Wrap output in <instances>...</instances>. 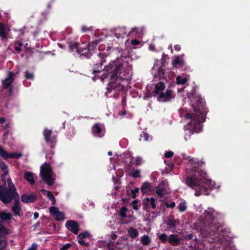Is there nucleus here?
I'll use <instances>...</instances> for the list:
<instances>
[{
    "instance_id": "nucleus-21",
    "label": "nucleus",
    "mask_w": 250,
    "mask_h": 250,
    "mask_svg": "<svg viewBox=\"0 0 250 250\" xmlns=\"http://www.w3.org/2000/svg\"><path fill=\"white\" fill-rule=\"evenodd\" d=\"M92 132L94 134V135L97 136L98 137H101V133L102 132V129L99 124H95L92 127Z\"/></svg>"
},
{
    "instance_id": "nucleus-59",
    "label": "nucleus",
    "mask_w": 250,
    "mask_h": 250,
    "mask_svg": "<svg viewBox=\"0 0 250 250\" xmlns=\"http://www.w3.org/2000/svg\"><path fill=\"white\" fill-rule=\"evenodd\" d=\"M34 217L35 219H37L39 217V213L37 212L34 213Z\"/></svg>"
},
{
    "instance_id": "nucleus-58",
    "label": "nucleus",
    "mask_w": 250,
    "mask_h": 250,
    "mask_svg": "<svg viewBox=\"0 0 250 250\" xmlns=\"http://www.w3.org/2000/svg\"><path fill=\"white\" fill-rule=\"evenodd\" d=\"M5 122V119L4 118H0V124L3 123Z\"/></svg>"
},
{
    "instance_id": "nucleus-47",
    "label": "nucleus",
    "mask_w": 250,
    "mask_h": 250,
    "mask_svg": "<svg viewBox=\"0 0 250 250\" xmlns=\"http://www.w3.org/2000/svg\"><path fill=\"white\" fill-rule=\"evenodd\" d=\"M174 155L173 152L172 151H166L164 154L165 157L167 158H170L172 157Z\"/></svg>"
},
{
    "instance_id": "nucleus-28",
    "label": "nucleus",
    "mask_w": 250,
    "mask_h": 250,
    "mask_svg": "<svg viewBox=\"0 0 250 250\" xmlns=\"http://www.w3.org/2000/svg\"><path fill=\"white\" fill-rule=\"evenodd\" d=\"M0 217L3 220H8L11 218L12 215L10 213L3 211L0 213Z\"/></svg>"
},
{
    "instance_id": "nucleus-34",
    "label": "nucleus",
    "mask_w": 250,
    "mask_h": 250,
    "mask_svg": "<svg viewBox=\"0 0 250 250\" xmlns=\"http://www.w3.org/2000/svg\"><path fill=\"white\" fill-rule=\"evenodd\" d=\"M127 210V208L126 207L124 206L121 208L119 211V214L120 215L122 218H125L126 217V213Z\"/></svg>"
},
{
    "instance_id": "nucleus-46",
    "label": "nucleus",
    "mask_w": 250,
    "mask_h": 250,
    "mask_svg": "<svg viewBox=\"0 0 250 250\" xmlns=\"http://www.w3.org/2000/svg\"><path fill=\"white\" fill-rule=\"evenodd\" d=\"M165 206L167 208H173L175 207V203L174 202H171L170 203H168V202H166L165 203Z\"/></svg>"
},
{
    "instance_id": "nucleus-2",
    "label": "nucleus",
    "mask_w": 250,
    "mask_h": 250,
    "mask_svg": "<svg viewBox=\"0 0 250 250\" xmlns=\"http://www.w3.org/2000/svg\"><path fill=\"white\" fill-rule=\"evenodd\" d=\"M192 165L191 171L193 172L190 176L186 177V185L195 190L194 195L199 196L201 195H208L211 189L210 180L207 179V173L201 169L204 163L197 161L194 159H189Z\"/></svg>"
},
{
    "instance_id": "nucleus-41",
    "label": "nucleus",
    "mask_w": 250,
    "mask_h": 250,
    "mask_svg": "<svg viewBox=\"0 0 250 250\" xmlns=\"http://www.w3.org/2000/svg\"><path fill=\"white\" fill-rule=\"evenodd\" d=\"M187 208L185 203H181L178 206V209L181 212H183L186 210Z\"/></svg>"
},
{
    "instance_id": "nucleus-1",
    "label": "nucleus",
    "mask_w": 250,
    "mask_h": 250,
    "mask_svg": "<svg viewBox=\"0 0 250 250\" xmlns=\"http://www.w3.org/2000/svg\"><path fill=\"white\" fill-rule=\"evenodd\" d=\"M121 57L117 58L116 62H110L104 67V71L105 72L101 77L102 81L108 78L109 82L106 88L105 95L108 97L112 90L116 91H122L124 89V86L121 84V80H129L132 76L131 66L127 61Z\"/></svg>"
},
{
    "instance_id": "nucleus-55",
    "label": "nucleus",
    "mask_w": 250,
    "mask_h": 250,
    "mask_svg": "<svg viewBox=\"0 0 250 250\" xmlns=\"http://www.w3.org/2000/svg\"><path fill=\"white\" fill-rule=\"evenodd\" d=\"M193 235L192 233H190L186 237L185 239L186 240H191L193 238Z\"/></svg>"
},
{
    "instance_id": "nucleus-63",
    "label": "nucleus",
    "mask_w": 250,
    "mask_h": 250,
    "mask_svg": "<svg viewBox=\"0 0 250 250\" xmlns=\"http://www.w3.org/2000/svg\"><path fill=\"white\" fill-rule=\"evenodd\" d=\"M159 73H161L162 74H164V70L162 68H159Z\"/></svg>"
},
{
    "instance_id": "nucleus-33",
    "label": "nucleus",
    "mask_w": 250,
    "mask_h": 250,
    "mask_svg": "<svg viewBox=\"0 0 250 250\" xmlns=\"http://www.w3.org/2000/svg\"><path fill=\"white\" fill-rule=\"evenodd\" d=\"M158 238L163 243H165L168 239V237L165 233L161 234L160 235H159Z\"/></svg>"
},
{
    "instance_id": "nucleus-9",
    "label": "nucleus",
    "mask_w": 250,
    "mask_h": 250,
    "mask_svg": "<svg viewBox=\"0 0 250 250\" xmlns=\"http://www.w3.org/2000/svg\"><path fill=\"white\" fill-rule=\"evenodd\" d=\"M175 95L173 94V91L167 89L165 92H163L157 97V100L160 102H170L172 99L174 98Z\"/></svg>"
},
{
    "instance_id": "nucleus-27",
    "label": "nucleus",
    "mask_w": 250,
    "mask_h": 250,
    "mask_svg": "<svg viewBox=\"0 0 250 250\" xmlns=\"http://www.w3.org/2000/svg\"><path fill=\"white\" fill-rule=\"evenodd\" d=\"M150 188V184L148 182H146L143 183L142 185L140 188L141 192L145 194L147 192V190Z\"/></svg>"
},
{
    "instance_id": "nucleus-49",
    "label": "nucleus",
    "mask_w": 250,
    "mask_h": 250,
    "mask_svg": "<svg viewBox=\"0 0 250 250\" xmlns=\"http://www.w3.org/2000/svg\"><path fill=\"white\" fill-rule=\"evenodd\" d=\"M142 136L144 137V139L145 141H147L149 139V136L148 133L146 132H143V135L141 134V137H142Z\"/></svg>"
},
{
    "instance_id": "nucleus-38",
    "label": "nucleus",
    "mask_w": 250,
    "mask_h": 250,
    "mask_svg": "<svg viewBox=\"0 0 250 250\" xmlns=\"http://www.w3.org/2000/svg\"><path fill=\"white\" fill-rule=\"evenodd\" d=\"M139 33V29L137 27L132 28L131 30L127 34L128 36H130L132 34L137 35Z\"/></svg>"
},
{
    "instance_id": "nucleus-64",
    "label": "nucleus",
    "mask_w": 250,
    "mask_h": 250,
    "mask_svg": "<svg viewBox=\"0 0 250 250\" xmlns=\"http://www.w3.org/2000/svg\"><path fill=\"white\" fill-rule=\"evenodd\" d=\"M120 189V187L116 186L114 187V189L116 191Z\"/></svg>"
},
{
    "instance_id": "nucleus-11",
    "label": "nucleus",
    "mask_w": 250,
    "mask_h": 250,
    "mask_svg": "<svg viewBox=\"0 0 250 250\" xmlns=\"http://www.w3.org/2000/svg\"><path fill=\"white\" fill-rule=\"evenodd\" d=\"M50 215L57 221L64 220V214L56 207H51L49 208Z\"/></svg>"
},
{
    "instance_id": "nucleus-35",
    "label": "nucleus",
    "mask_w": 250,
    "mask_h": 250,
    "mask_svg": "<svg viewBox=\"0 0 250 250\" xmlns=\"http://www.w3.org/2000/svg\"><path fill=\"white\" fill-rule=\"evenodd\" d=\"M9 154L2 147L0 146V155L4 159L9 158Z\"/></svg>"
},
{
    "instance_id": "nucleus-54",
    "label": "nucleus",
    "mask_w": 250,
    "mask_h": 250,
    "mask_svg": "<svg viewBox=\"0 0 250 250\" xmlns=\"http://www.w3.org/2000/svg\"><path fill=\"white\" fill-rule=\"evenodd\" d=\"M122 105L125 106L126 105V98L125 96H124L122 100Z\"/></svg>"
},
{
    "instance_id": "nucleus-29",
    "label": "nucleus",
    "mask_w": 250,
    "mask_h": 250,
    "mask_svg": "<svg viewBox=\"0 0 250 250\" xmlns=\"http://www.w3.org/2000/svg\"><path fill=\"white\" fill-rule=\"evenodd\" d=\"M188 81V79L182 76H177L176 83L178 84H185Z\"/></svg>"
},
{
    "instance_id": "nucleus-3",
    "label": "nucleus",
    "mask_w": 250,
    "mask_h": 250,
    "mask_svg": "<svg viewBox=\"0 0 250 250\" xmlns=\"http://www.w3.org/2000/svg\"><path fill=\"white\" fill-rule=\"evenodd\" d=\"M190 98L191 105L195 113H187L185 116L186 119H190L187 126V129L190 132L188 137L194 132L198 133L201 131L202 123L204 122L207 113L205 103L200 96L195 94L192 95Z\"/></svg>"
},
{
    "instance_id": "nucleus-8",
    "label": "nucleus",
    "mask_w": 250,
    "mask_h": 250,
    "mask_svg": "<svg viewBox=\"0 0 250 250\" xmlns=\"http://www.w3.org/2000/svg\"><path fill=\"white\" fill-rule=\"evenodd\" d=\"M99 42H100L99 41L95 40L89 42L88 44L86 45V48L79 46L80 57L81 58L83 57L89 58L90 56H91V51L94 50Z\"/></svg>"
},
{
    "instance_id": "nucleus-13",
    "label": "nucleus",
    "mask_w": 250,
    "mask_h": 250,
    "mask_svg": "<svg viewBox=\"0 0 250 250\" xmlns=\"http://www.w3.org/2000/svg\"><path fill=\"white\" fill-rule=\"evenodd\" d=\"M184 56L182 54L181 56H177L172 62V64L174 68H185L186 63L185 60L182 58Z\"/></svg>"
},
{
    "instance_id": "nucleus-26",
    "label": "nucleus",
    "mask_w": 250,
    "mask_h": 250,
    "mask_svg": "<svg viewBox=\"0 0 250 250\" xmlns=\"http://www.w3.org/2000/svg\"><path fill=\"white\" fill-rule=\"evenodd\" d=\"M42 192L44 194V195H46L49 199L52 201L53 205H55L56 204V199L51 192L45 189H42Z\"/></svg>"
},
{
    "instance_id": "nucleus-16",
    "label": "nucleus",
    "mask_w": 250,
    "mask_h": 250,
    "mask_svg": "<svg viewBox=\"0 0 250 250\" xmlns=\"http://www.w3.org/2000/svg\"><path fill=\"white\" fill-rule=\"evenodd\" d=\"M37 194L33 193L30 194H24L21 195V201L25 203H29L34 202L37 199Z\"/></svg>"
},
{
    "instance_id": "nucleus-45",
    "label": "nucleus",
    "mask_w": 250,
    "mask_h": 250,
    "mask_svg": "<svg viewBox=\"0 0 250 250\" xmlns=\"http://www.w3.org/2000/svg\"><path fill=\"white\" fill-rule=\"evenodd\" d=\"M79 244L81 246H84L88 247L90 245L89 243L85 242L83 239H79Z\"/></svg>"
},
{
    "instance_id": "nucleus-10",
    "label": "nucleus",
    "mask_w": 250,
    "mask_h": 250,
    "mask_svg": "<svg viewBox=\"0 0 250 250\" xmlns=\"http://www.w3.org/2000/svg\"><path fill=\"white\" fill-rule=\"evenodd\" d=\"M14 74L11 71H8L7 78L2 81L3 88L5 89H9V91L10 94L12 93L11 83L14 81Z\"/></svg>"
},
{
    "instance_id": "nucleus-39",
    "label": "nucleus",
    "mask_w": 250,
    "mask_h": 250,
    "mask_svg": "<svg viewBox=\"0 0 250 250\" xmlns=\"http://www.w3.org/2000/svg\"><path fill=\"white\" fill-rule=\"evenodd\" d=\"M143 163L142 158L139 156L136 157L134 164L136 166H141Z\"/></svg>"
},
{
    "instance_id": "nucleus-6",
    "label": "nucleus",
    "mask_w": 250,
    "mask_h": 250,
    "mask_svg": "<svg viewBox=\"0 0 250 250\" xmlns=\"http://www.w3.org/2000/svg\"><path fill=\"white\" fill-rule=\"evenodd\" d=\"M106 57L107 54L104 52L99 53L98 54L94 55L92 61V63H90V65H92L91 67L92 74H95L101 73L102 70L104 72V73L105 72L104 70V68L102 69V66L106 61Z\"/></svg>"
},
{
    "instance_id": "nucleus-42",
    "label": "nucleus",
    "mask_w": 250,
    "mask_h": 250,
    "mask_svg": "<svg viewBox=\"0 0 250 250\" xmlns=\"http://www.w3.org/2000/svg\"><path fill=\"white\" fill-rule=\"evenodd\" d=\"M3 173L1 175V180L3 182V183H4V185L5 186L6 185V181H5V177L8 173V168L3 170Z\"/></svg>"
},
{
    "instance_id": "nucleus-4",
    "label": "nucleus",
    "mask_w": 250,
    "mask_h": 250,
    "mask_svg": "<svg viewBox=\"0 0 250 250\" xmlns=\"http://www.w3.org/2000/svg\"><path fill=\"white\" fill-rule=\"evenodd\" d=\"M214 213L216 214L214 210L205 211L204 225L206 226V230H201V233L204 237H210L213 239L220 236L219 229L222 227V223L214 217Z\"/></svg>"
},
{
    "instance_id": "nucleus-48",
    "label": "nucleus",
    "mask_w": 250,
    "mask_h": 250,
    "mask_svg": "<svg viewBox=\"0 0 250 250\" xmlns=\"http://www.w3.org/2000/svg\"><path fill=\"white\" fill-rule=\"evenodd\" d=\"M25 77L28 79H33L34 78L33 73L26 71L25 72Z\"/></svg>"
},
{
    "instance_id": "nucleus-61",
    "label": "nucleus",
    "mask_w": 250,
    "mask_h": 250,
    "mask_svg": "<svg viewBox=\"0 0 250 250\" xmlns=\"http://www.w3.org/2000/svg\"><path fill=\"white\" fill-rule=\"evenodd\" d=\"M138 202V200H133L132 202V204L133 205H136Z\"/></svg>"
},
{
    "instance_id": "nucleus-37",
    "label": "nucleus",
    "mask_w": 250,
    "mask_h": 250,
    "mask_svg": "<svg viewBox=\"0 0 250 250\" xmlns=\"http://www.w3.org/2000/svg\"><path fill=\"white\" fill-rule=\"evenodd\" d=\"M93 29L92 27L91 26L89 27H87L86 26L83 25L81 27V31L83 33L87 32L89 31H93Z\"/></svg>"
},
{
    "instance_id": "nucleus-15",
    "label": "nucleus",
    "mask_w": 250,
    "mask_h": 250,
    "mask_svg": "<svg viewBox=\"0 0 250 250\" xmlns=\"http://www.w3.org/2000/svg\"><path fill=\"white\" fill-rule=\"evenodd\" d=\"M43 136L47 144H50L51 145L56 142V140L55 138L52 137V131L51 130L45 129L43 131Z\"/></svg>"
},
{
    "instance_id": "nucleus-14",
    "label": "nucleus",
    "mask_w": 250,
    "mask_h": 250,
    "mask_svg": "<svg viewBox=\"0 0 250 250\" xmlns=\"http://www.w3.org/2000/svg\"><path fill=\"white\" fill-rule=\"evenodd\" d=\"M66 228L71 232L77 234L78 232V224L73 220H68L65 223Z\"/></svg>"
},
{
    "instance_id": "nucleus-19",
    "label": "nucleus",
    "mask_w": 250,
    "mask_h": 250,
    "mask_svg": "<svg viewBox=\"0 0 250 250\" xmlns=\"http://www.w3.org/2000/svg\"><path fill=\"white\" fill-rule=\"evenodd\" d=\"M165 88V84L163 82H159L155 85L154 93L158 95L162 93Z\"/></svg>"
},
{
    "instance_id": "nucleus-20",
    "label": "nucleus",
    "mask_w": 250,
    "mask_h": 250,
    "mask_svg": "<svg viewBox=\"0 0 250 250\" xmlns=\"http://www.w3.org/2000/svg\"><path fill=\"white\" fill-rule=\"evenodd\" d=\"M24 177L32 185H34L35 181L34 174L29 171H25L24 173Z\"/></svg>"
},
{
    "instance_id": "nucleus-22",
    "label": "nucleus",
    "mask_w": 250,
    "mask_h": 250,
    "mask_svg": "<svg viewBox=\"0 0 250 250\" xmlns=\"http://www.w3.org/2000/svg\"><path fill=\"white\" fill-rule=\"evenodd\" d=\"M8 29L3 24H0V37L2 40L7 38Z\"/></svg>"
},
{
    "instance_id": "nucleus-60",
    "label": "nucleus",
    "mask_w": 250,
    "mask_h": 250,
    "mask_svg": "<svg viewBox=\"0 0 250 250\" xmlns=\"http://www.w3.org/2000/svg\"><path fill=\"white\" fill-rule=\"evenodd\" d=\"M15 49L18 52L21 50V48L20 46H15Z\"/></svg>"
},
{
    "instance_id": "nucleus-62",
    "label": "nucleus",
    "mask_w": 250,
    "mask_h": 250,
    "mask_svg": "<svg viewBox=\"0 0 250 250\" xmlns=\"http://www.w3.org/2000/svg\"><path fill=\"white\" fill-rule=\"evenodd\" d=\"M133 208L134 210H138V206L137 205H133Z\"/></svg>"
},
{
    "instance_id": "nucleus-43",
    "label": "nucleus",
    "mask_w": 250,
    "mask_h": 250,
    "mask_svg": "<svg viewBox=\"0 0 250 250\" xmlns=\"http://www.w3.org/2000/svg\"><path fill=\"white\" fill-rule=\"evenodd\" d=\"M121 176H120L119 177H116L113 176L112 177V181L115 185H120L121 184V180H120V178Z\"/></svg>"
},
{
    "instance_id": "nucleus-53",
    "label": "nucleus",
    "mask_w": 250,
    "mask_h": 250,
    "mask_svg": "<svg viewBox=\"0 0 250 250\" xmlns=\"http://www.w3.org/2000/svg\"><path fill=\"white\" fill-rule=\"evenodd\" d=\"M140 42L137 40H133L131 42V43L132 45H138L140 43Z\"/></svg>"
},
{
    "instance_id": "nucleus-25",
    "label": "nucleus",
    "mask_w": 250,
    "mask_h": 250,
    "mask_svg": "<svg viewBox=\"0 0 250 250\" xmlns=\"http://www.w3.org/2000/svg\"><path fill=\"white\" fill-rule=\"evenodd\" d=\"M21 210V207L20 205L19 200L15 201L14 205L12 207V211L16 215H20V211Z\"/></svg>"
},
{
    "instance_id": "nucleus-24",
    "label": "nucleus",
    "mask_w": 250,
    "mask_h": 250,
    "mask_svg": "<svg viewBox=\"0 0 250 250\" xmlns=\"http://www.w3.org/2000/svg\"><path fill=\"white\" fill-rule=\"evenodd\" d=\"M166 224L169 229H175L178 222L175 219L169 218L167 221Z\"/></svg>"
},
{
    "instance_id": "nucleus-17",
    "label": "nucleus",
    "mask_w": 250,
    "mask_h": 250,
    "mask_svg": "<svg viewBox=\"0 0 250 250\" xmlns=\"http://www.w3.org/2000/svg\"><path fill=\"white\" fill-rule=\"evenodd\" d=\"M142 204L145 208H148L150 206L153 209L156 208L155 200L153 197L145 198L143 200Z\"/></svg>"
},
{
    "instance_id": "nucleus-12",
    "label": "nucleus",
    "mask_w": 250,
    "mask_h": 250,
    "mask_svg": "<svg viewBox=\"0 0 250 250\" xmlns=\"http://www.w3.org/2000/svg\"><path fill=\"white\" fill-rule=\"evenodd\" d=\"M8 233V230L0 224V249H4L7 247V242L5 239V237Z\"/></svg>"
},
{
    "instance_id": "nucleus-23",
    "label": "nucleus",
    "mask_w": 250,
    "mask_h": 250,
    "mask_svg": "<svg viewBox=\"0 0 250 250\" xmlns=\"http://www.w3.org/2000/svg\"><path fill=\"white\" fill-rule=\"evenodd\" d=\"M139 235L138 231L134 227H131L128 231V235L131 239H134Z\"/></svg>"
},
{
    "instance_id": "nucleus-36",
    "label": "nucleus",
    "mask_w": 250,
    "mask_h": 250,
    "mask_svg": "<svg viewBox=\"0 0 250 250\" xmlns=\"http://www.w3.org/2000/svg\"><path fill=\"white\" fill-rule=\"evenodd\" d=\"M155 192L160 198H162L164 196V189L162 188H158Z\"/></svg>"
},
{
    "instance_id": "nucleus-30",
    "label": "nucleus",
    "mask_w": 250,
    "mask_h": 250,
    "mask_svg": "<svg viewBox=\"0 0 250 250\" xmlns=\"http://www.w3.org/2000/svg\"><path fill=\"white\" fill-rule=\"evenodd\" d=\"M141 242L143 245L147 246L150 244L151 240L147 235H144L141 239Z\"/></svg>"
},
{
    "instance_id": "nucleus-50",
    "label": "nucleus",
    "mask_w": 250,
    "mask_h": 250,
    "mask_svg": "<svg viewBox=\"0 0 250 250\" xmlns=\"http://www.w3.org/2000/svg\"><path fill=\"white\" fill-rule=\"evenodd\" d=\"M71 246V245L70 244H66L63 246H62L60 250H68Z\"/></svg>"
},
{
    "instance_id": "nucleus-44",
    "label": "nucleus",
    "mask_w": 250,
    "mask_h": 250,
    "mask_svg": "<svg viewBox=\"0 0 250 250\" xmlns=\"http://www.w3.org/2000/svg\"><path fill=\"white\" fill-rule=\"evenodd\" d=\"M21 156H22L21 153H12L9 154V158H20Z\"/></svg>"
},
{
    "instance_id": "nucleus-7",
    "label": "nucleus",
    "mask_w": 250,
    "mask_h": 250,
    "mask_svg": "<svg viewBox=\"0 0 250 250\" xmlns=\"http://www.w3.org/2000/svg\"><path fill=\"white\" fill-rule=\"evenodd\" d=\"M41 176L42 180L41 183L43 181L49 186H52L55 183V179L52 177V170L50 167L47 164H44L41 167Z\"/></svg>"
},
{
    "instance_id": "nucleus-40",
    "label": "nucleus",
    "mask_w": 250,
    "mask_h": 250,
    "mask_svg": "<svg viewBox=\"0 0 250 250\" xmlns=\"http://www.w3.org/2000/svg\"><path fill=\"white\" fill-rule=\"evenodd\" d=\"M139 189L138 188H135L134 189L131 190V196L133 199L136 197L137 194L139 193Z\"/></svg>"
},
{
    "instance_id": "nucleus-51",
    "label": "nucleus",
    "mask_w": 250,
    "mask_h": 250,
    "mask_svg": "<svg viewBox=\"0 0 250 250\" xmlns=\"http://www.w3.org/2000/svg\"><path fill=\"white\" fill-rule=\"evenodd\" d=\"M0 168L3 170L8 168L7 166L3 162L0 161Z\"/></svg>"
},
{
    "instance_id": "nucleus-5",
    "label": "nucleus",
    "mask_w": 250,
    "mask_h": 250,
    "mask_svg": "<svg viewBox=\"0 0 250 250\" xmlns=\"http://www.w3.org/2000/svg\"><path fill=\"white\" fill-rule=\"evenodd\" d=\"M7 184L9 189L8 192H5L4 187L0 186V199L4 203L10 202L15 196L18 197L16 188L10 178L7 179Z\"/></svg>"
},
{
    "instance_id": "nucleus-18",
    "label": "nucleus",
    "mask_w": 250,
    "mask_h": 250,
    "mask_svg": "<svg viewBox=\"0 0 250 250\" xmlns=\"http://www.w3.org/2000/svg\"><path fill=\"white\" fill-rule=\"evenodd\" d=\"M168 241V243L173 246H178L181 242L180 239L178 238V235L174 234L169 235Z\"/></svg>"
},
{
    "instance_id": "nucleus-57",
    "label": "nucleus",
    "mask_w": 250,
    "mask_h": 250,
    "mask_svg": "<svg viewBox=\"0 0 250 250\" xmlns=\"http://www.w3.org/2000/svg\"><path fill=\"white\" fill-rule=\"evenodd\" d=\"M165 60L163 59H162L161 60V66L162 67H164L165 66Z\"/></svg>"
},
{
    "instance_id": "nucleus-32",
    "label": "nucleus",
    "mask_w": 250,
    "mask_h": 250,
    "mask_svg": "<svg viewBox=\"0 0 250 250\" xmlns=\"http://www.w3.org/2000/svg\"><path fill=\"white\" fill-rule=\"evenodd\" d=\"M89 238V239H90L91 238L90 234L88 231H85L83 232L79 233V239H84V238Z\"/></svg>"
},
{
    "instance_id": "nucleus-52",
    "label": "nucleus",
    "mask_w": 250,
    "mask_h": 250,
    "mask_svg": "<svg viewBox=\"0 0 250 250\" xmlns=\"http://www.w3.org/2000/svg\"><path fill=\"white\" fill-rule=\"evenodd\" d=\"M37 244H33L30 248H29L27 250H37Z\"/></svg>"
},
{
    "instance_id": "nucleus-31",
    "label": "nucleus",
    "mask_w": 250,
    "mask_h": 250,
    "mask_svg": "<svg viewBox=\"0 0 250 250\" xmlns=\"http://www.w3.org/2000/svg\"><path fill=\"white\" fill-rule=\"evenodd\" d=\"M141 171L140 169H133L132 171V172L130 174V175L131 176L134 178H139L141 177Z\"/></svg>"
},
{
    "instance_id": "nucleus-56",
    "label": "nucleus",
    "mask_w": 250,
    "mask_h": 250,
    "mask_svg": "<svg viewBox=\"0 0 250 250\" xmlns=\"http://www.w3.org/2000/svg\"><path fill=\"white\" fill-rule=\"evenodd\" d=\"M174 49L177 51H179L181 50V46L179 44H176L174 46Z\"/></svg>"
}]
</instances>
